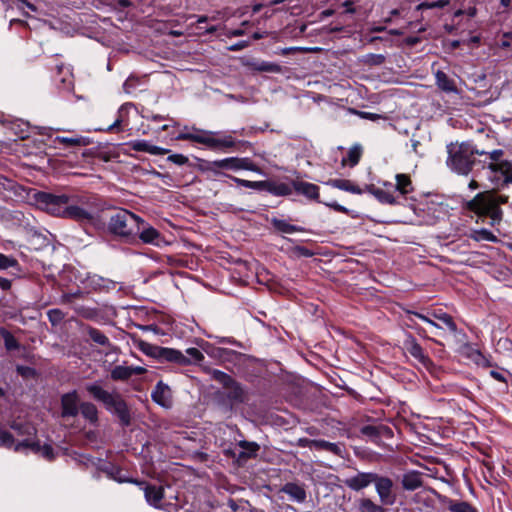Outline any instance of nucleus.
I'll return each mask as SVG.
<instances>
[{
	"label": "nucleus",
	"mask_w": 512,
	"mask_h": 512,
	"mask_svg": "<svg viewBox=\"0 0 512 512\" xmlns=\"http://www.w3.org/2000/svg\"><path fill=\"white\" fill-rule=\"evenodd\" d=\"M140 349L146 355H149V356H152V357H155V358L159 359V354H160V350H161L160 346L152 345V344H149V343H146V342H141L140 343Z\"/></svg>",
	"instance_id": "obj_47"
},
{
	"label": "nucleus",
	"mask_w": 512,
	"mask_h": 512,
	"mask_svg": "<svg viewBox=\"0 0 512 512\" xmlns=\"http://www.w3.org/2000/svg\"><path fill=\"white\" fill-rule=\"evenodd\" d=\"M431 316L434 319H437L438 321L442 322L451 333L457 332V325H456L453 317L451 315H449L448 313L442 312L441 310H439V311L432 312Z\"/></svg>",
	"instance_id": "obj_34"
},
{
	"label": "nucleus",
	"mask_w": 512,
	"mask_h": 512,
	"mask_svg": "<svg viewBox=\"0 0 512 512\" xmlns=\"http://www.w3.org/2000/svg\"><path fill=\"white\" fill-rule=\"evenodd\" d=\"M231 179L240 186L253 189L254 181L244 180L233 176H231Z\"/></svg>",
	"instance_id": "obj_59"
},
{
	"label": "nucleus",
	"mask_w": 512,
	"mask_h": 512,
	"mask_svg": "<svg viewBox=\"0 0 512 512\" xmlns=\"http://www.w3.org/2000/svg\"><path fill=\"white\" fill-rule=\"evenodd\" d=\"M186 354V357L190 360V364L200 362L204 359L203 353L199 349L194 347L188 348L186 350Z\"/></svg>",
	"instance_id": "obj_52"
},
{
	"label": "nucleus",
	"mask_w": 512,
	"mask_h": 512,
	"mask_svg": "<svg viewBox=\"0 0 512 512\" xmlns=\"http://www.w3.org/2000/svg\"><path fill=\"white\" fill-rule=\"evenodd\" d=\"M396 185H394L395 193L398 192L400 195H406L413 190L412 181L407 174L396 175Z\"/></svg>",
	"instance_id": "obj_29"
},
{
	"label": "nucleus",
	"mask_w": 512,
	"mask_h": 512,
	"mask_svg": "<svg viewBox=\"0 0 512 512\" xmlns=\"http://www.w3.org/2000/svg\"><path fill=\"white\" fill-rule=\"evenodd\" d=\"M365 191L372 194L382 204H399L394 185L390 182H384L383 187H376L374 184L366 185Z\"/></svg>",
	"instance_id": "obj_10"
},
{
	"label": "nucleus",
	"mask_w": 512,
	"mask_h": 512,
	"mask_svg": "<svg viewBox=\"0 0 512 512\" xmlns=\"http://www.w3.org/2000/svg\"><path fill=\"white\" fill-rule=\"evenodd\" d=\"M362 156V147L359 145L352 146L347 154V158H343L342 164L345 165L346 162L349 163L351 167L357 165Z\"/></svg>",
	"instance_id": "obj_39"
},
{
	"label": "nucleus",
	"mask_w": 512,
	"mask_h": 512,
	"mask_svg": "<svg viewBox=\"0 0 512 512\" xmlns=\"http://www.w3.org/2000/svg\"><path fill=\"white\" fill-rule=\"evenodd\" d=\"M503 154H504V152L501 149H496V150H493L490 153H487V155L489 156V158L491 160L490 163H500V162H502L503 160H501V158H502Z\"/></svg>",
	"instance_id": "obj_56"
},
{
	"label": "nucleus",
	"mask_w": 512,
	"mask_h": 512,
	"mask_svg": "<svg viewBox=\"0 0 512 512\" xmlns=\"http://www.w3.org/2000/svg\"><path fill=\"white\" fill-rule=\"evenodd\" d=\"M16 371L19 375L23 376V377H29L31 375H34L35 374V370L31 367H28V366H21V365H18L16 367Z\"/></svg>",
	"instance_id": "obj_57"
},
{
	"label": "nucleus",
	"mask_w": 512,
	"mask_h": 512,
	"mask_svg": "<svg viewBox=\"0 0 512 512\" xmlns=\"http://www.w3.org/2000/svg\"><path fill=\"white\" fill-rule=\"evenodd\" d=\"M49 321L53 326L58 325L65 317V314L60 309H51L47 312Z\"/></svg>",
	"instance_id": "obj_50"
},
{
	"label": "nucleus",
	"mask_w": 512,
	"mask_h": 512,
	"mask_svg": "<svg viewBox=\"0 0 512 512\" xmlns=\"http://www.w3.org/2000/svg\"><path fill=\"white\" fill-rule=\"evenodd\" d=\"M55 142L63 144L65 146H86L90 143L89 139L83 136L78 137H63L58 136L55 138Z\"/></svg>",
	"instance_id": "obj_37"
},
{
	"label": "nucleus",
	"mask_w": 512,
	"mask_h": 512,
	"mask_svg": "<svg viewBox=\"0 0 512 512\" xmlns=\"http://www.w3.org/2000/svg\"><path fill=\"white\" fill-rule=\"evenodd\" d=\"M144 220L127 209H118L108 221V231L117 238L133 242Z\"/></svg>",
	"instance_id": "obj_3"
},
{
	"label": "nucleus",
	"mask_w": 512,
	"mask_h": 512,
	"mask_svg": "<svg viewBox=\"0 0 512 512\" xmlns=\"http://www.w3.org/2000/svg\"><path fill=\"white\" fill-rule=\"evenodd\" d=\"M26 450H31L34 453H41L42 456L48 460H52L54 457L53 448L50 445L41 446L39 442L31 441L29 439L18 442L14 446L15 452H24Z\"/></svg>",
	"instance_id": "obj_11"
},
{
	"label": "nucleus",
	"mask_w": 512,
	"mask_h": 512,
	"mask_svg": "<svg viewBox=\"0 0 512 512\" xmlns=\"http://www.w3.org/2000/svg\"><path fill=\"white\" fill-rule=\"evenodd\" d=\"M61 408L63 417H76L79 413V397L77 392L66 393L61 397Z\"/></svg>",
	"instance_id": "obj_14"
},
{
	"label": "nucleus",
	"mask_w": 512,
	"mask_h": 512,
	"mask_svg": "<svg viewBox=\"0 0 512 512\" xmlns=\"http://www.w3.org/2000/svg\"><path fill=\"white\" fill-rule=\"evenodd\" d=\"M359 512H385L382 504H377L370 498H361L358 500Z\"/></svg>",
	"instance_id": "obj_33"
},
{
	"label": "nucleus",
	"mask_w": 512,
	"mask_h": 512,
	"mask_svg": "<svg viewBox=\"0 0 512 512\" xmlns=\"http://www.w3.org/2000/svg\"><path fill=\"white\" fill-rule=\"evenodd\" d=\"M471 238L474 239L475 241H497V237L487 229L473 231V233L471 234Z\"/></svg>",
	"instance_id": "obj_43"
},
{
	"label": "nucleus",
	"mask_w": 512,
	"mask_h": 512,
	"mask_svg": "<svg viewBox=\"0 0 512 512\" xmlns=\"http://www.w3.org/2000/svg\"><path fill=\"white\" fill-rule=\"evenodd\" d=\"M17 265V260L0 253V269H8Z\"/></svg>",
	"instance_id": "obj_54"
},
{
	"label": "nucleus",
	"mask_w": 512,
	"mask_h": 512,
	"mask_svg": "<svg viewBox=\"0 0 512 512\" xmlns=\"http://www.w3.org/2000/svg\"><path fill=\"white\" fill-rule=\"evenodd\" d=\"M159 359L180 365L190 364V360L181 351L167 347H161Z\"/></svg>",
	"instance_id": "obj_19"
},
{
	"label": "nucleus",
	"mask_w": 512,
	"mask_h": 512,
	"mask_svg": "<svg viewBox=\"0 0 512 512\" xmlns=\"http://www.w3.org/2000/svg\"><path fill=\"white\" fill-rule=\"evenodd\" d=\"M373 484L382 505L392 506L395 504L397 500L396 487L390 477L376 473Z\"/></svg>",
	"instance_id": "obj_7"
},
{
	"label": "nucleus",
	"mask_w": 512,
	"mask_h": 512,
	"mask_svg": "<svg viewBox=\"0 0 512 512\" xmlns=\"http://www.w3.org/2000/svg\"><path fill=\"white\" fill-rule=\"evenodd\" d=\"M119 481L122 482L123 480L120 479ZM126 481L136 484L143 489L145 499L150 506L156 509L162 508V501L164 499V488L162 486L152 485L137 479H128Z\"/></svg>",
	"instance_id": "obj_8"
},
{
	"label": "nucleus",
	"mask_w": 512,
	"mask_h": 512,
	"mask_svg": "<svg viewBox=\"0 0 512 512\" xmlns=\"http://www.w3.org/2000/svg\"><path fill=\"white\" fill-rule=\"evenodd\" d=\"M80 412L82 416L90 421L91 423H95L98 420V410L97 407L91 402H83L80 404Z\"/></svg>",
	"instance_id": "obj_35"
},
{
	"label": "nucleus",
	"mask_w": 512,
	"mask_h": 512,
	"mask_svg": "<svg viewBox=\"0 0 512 512\" xmlns=\"http://www.w3.org/2000/svg\"><path fill=\"white\" fill-rule=\"evenodd\" d=\"M471 359L474 363L480 367H491L492 364L488 358H486L480 351L475 350L471 354Z\"/></svg>",
	"instance_id": "obj_48"
},
{
	"label": "nucleus",
	"mask_w": 512,
	"mask_h": 512,
	"mask_svg": "<svg viewBox=\"0 0 512 512\" xmlns=\"http://www.w3.org/2000/svg\"><path fill=\"white\" fill-rule=\"evenodd\" d=\"M268 192L274 196H288L292 193V187L283 182L269 181Z\"/></svg>",
	"instance_id": "obj_32"
},
{
	"label": "nucleus",
	"mask_w": 512,
	"mask_h": 512,
	"mask_svg": "<svg viewBox=\"0 0 512 512\" xmlns=\"http://www.w3.org/2000/svg\"><path fill=\"white\" fill-rule=\"evenodd\" d=\"M224 395L227 398L229 405L243 403L245 401V391L242 386L234 379L225 388Z\"/></svg>",
	"instance_id": "obj_17"
},
{
	"label": "nucleus",
	"mask_w": 512,
	"mask_h": 512,
	"mask_svg": "<svg viewBox=\"0 0 512 512\" xmlns=\"http://www.w3.org/2000/svg\"><path fill=\"white\" fill-rule=\"evenodd\" d=\"M317 439H308V438H300L298 440V445L301 447H314V442H316Z\"/></svg>",
	"instance_id": "obj_61"
},
{
	"label": "nucleus",
	"mask_w": 512,
	"mask_h": 512,
	"mask_svg": "<svg viewBox=\"0 0 512 512\" xmlns=\"http://www.w3.org/2000/svg\"><path fill=\"white\" fill-rule=\"evenodd\" d=\"M130 367V371H131V376L133 375H142L144 373H146V368L144 367H141V366H129Z\"/></svg>",
	"instance_id": "obj_62"
},
{
	"label": "nucleus",
	"mask_w": 512,
	"mask_h": 512,
	"mask_svg": "<svg viewBox=\"0 0 512 512\" xmlns=\"http://www.w3.org/2000/svg\"><path fill=\"white\" fill-rule=\"evenodd\" d=\"M237 157H229L221 160H215L211 162H207L205 170L211 171L214 174H220L219 169H227L237 171Z\"/></svg>",
	"instance_id": "obj_21"
},
{
	"label": "nucleus",
	"mask_w": 512,
	"mask_h": 512,
	"mask_svg": "<svg viewBox=\"0 0 512 512\" xmlns=\"http://www.w3.org/2000/svg\"><path fill=\"white\" fill-rule=\"evenodd\" d=\"M110 377L114 381H125L129 379L131 376V371L129 366L117 365L115 366L110 373Z\"/></svg>",
	"instance_id": "obj_40"
},
{
	"label": "nucleus",
	"mask_w": 512,
	"mask_h": 512,
	"mask_svg": "<svg viewBox=\"0 0 512 512\" xmlns=\"http://www.w3.org/2000/svg\"><path fill=\"white\" fill-rule=\"evenodd\" d=\"M375 475V472H358L354 476L346 478L344 484L353 491H360L373 484Z\"/></svg>",
	"instance_id": "obj_12"
},
{
	"label": "nucleus",
	"mask_w": 512,
	"mask_h": 512,
	"mask_svg": "<svg viewBox=\"0 0 512 512\" xmlns=\"http://www.w3.org/2000/svg\"><path fill=\"white\" fill-rule=\"evenodd\" d=\"M248 46H249V42L248 41H240V42H237V43L233 44L228 49L230 51H239V50H242V49H244V48H246Z\"/></svg>",
	"instance_id": "obj_60"
},
{
	"label": "nucleus",
	"mask_w": 512,
	"mask_h": 512,
	"mask_svg": "<svg viewBox=\"0 0 512 512\" xmlns=\"http://www.w3.org/2000/svg\"><path fill=\"white\" fill-rule=\"evenodd\" d=\"M10 427L21 436H33L36 434V429L29 423L13 422Z\"/></svg>",
	"instance_id": "obj_41"
},
{
	"label": "nucleus",
	"mask_w": 512,
	"mask_h": 512,
	"mask_svg": "<svg viewBox=\"0 0 512 512\" xmlns=\"http://www.w3.org/2000/svg\"><path fill=\"white\" fill-rule=\"evenodd\" d=\"M215 132L197 131L196 133H180L177 137L179 140H189L199 144H203L211 149H222L234 147L235 139L231 135L216 137Z\"/></svg>",
	"instance_id": "obj_6"
},
{
	"label": "nucleus",
	"mask_w": 512,
	"mask_h": 512,
	"mask_svg": "<svg viewBox=\"0 0 512 512\" xmlns=\"http://www.w3.org/2000/svg\"><path fill=\"white\" fill-rule=\"evenodd\" d=\"M243 65L253 72L281 73L282 67L274 62L257 59L243 60Z\"/></svg>",
	"instance_id": "obj_16"
},
{
	"label": "nucleus",
	"mask_w": 512,
	"mask_h": 512,
	"mask_svg": "<svg viewBox=\"0 0 512 512\" xmlns=\"http://www.w3.org/2000/svg\"><path fill=\"white\" fill-rule=\"evenodd\" d=\"M437 86L445 92H456L457 88L455 82L448 77L443 71H437L436 73Z\"/></svg>",
	"instance_id": "obj_31"
},
{
	"label": "nucleus",
	"mask_w": 512,
	"mask_h": 512,
	"mask_svg": "<svg viewBox=\"0 0 512 512\" xmlns=\"http://www.w3.org/2000/svg\"><path fill=\"white\" fill-rule=\"evenodd\" d=\"M507 202L508 196L497 195L494 191L489 190L480 192L471 200L466 201L463 208L479 217H488L490 219L489 224L494 226L502 221L503 210L501 205Z\"/></svg>",
	"instance_id": "obj_2"
},
{
	"label": "nucleus",
	"mask_w": 512,
	"mask_h": 512,
	"mask_svg": "<svg viewBox=\"0 0 512 512\" xmlns=\"http://www.w3.org/2000/svg\"><path fill=\"white\" fill-rule=\"evenodd\" d=\"M239 446L243 449L237 457L238 462H245L248 459L255 458L260 447L256 442L240 441Z\"/></svg>",
	"instance_id": "obj_25"
},
{
	"label": "nucleus",
	"mask_w": 512,
	"mask_h": 512,
	"mask_svg": "<svg viewBox=\"0 0 512 512\" xmlns=\"http://www.w3.org/2000/svg\"><path fill=\"white\" fill-rule=\"evenodd\" d=\"M271 223L275 229H277L278 231L283 232V233L291 234L294 232L303 231V229L301 227L289 224L286 221L281 220V219L273 218L271 220Z\"/></svg>",
	"instance_id": "obj_38"
},
{
	"label": "nucleus",
	"mask_w": 512,
	"mask_h": 512,
	"mask_svg": "<svg viewBox=\"0 0 512 512\" xmlns=\"http://www.w3.org/2000/svg\"><path fill=\"white\" fill-rule=\"evenodd\" d=\"M282 492L287 494L292 500L302 503L306 499V491L305 489L295 483H286L283 488Z\"/></svg>",
	"instance_id": "obj_26"
},
{
	"label": "nucleus",
	"mask_w": 512,
	"mask_h": 512,
	"mask_svg": "<svg viewBox=\"0 0 512 512\" xmlns=\"http://www.w3.org/2000/svg\"><path fill=\"white\" fill-rule=\"evenodd\" d=\"M1 335L4 338L5 348L7 350L10 351V350H15V349L19 348V343H18L17 339L9 331H7L6 329H2Z\"/></svg>",
	"instance_id": "obj_46"
},
{
	"label": "nucleus",
	"mask_w": 512,
	"mask_h": 512,
	"mask_svg": "<svg viewBox=\"0 0 512 512\" xmlns=\"http://www.w3.org/2000/svg\"><path fill=\"white\" fill-rule=\"evenodd\" d=\"M314 448L316 450H324L329 453H332L336 456H339L340 458H344L346 449L344 444L341 443H331L326 440L317 439L316 442H314Z\"/></svg>",
	"instance_id": "obj_23"
},
{
	"label": "nucleus",
	"mask_w": 512,
	"mask_h": 512,
	"mask_svg": "<svg viewBox=\"0 0 512 512\" xmlns=\"http://www.w3.org/2000/svg\"><path fill=\"white\" fill-rule=\"evenodd\" d=\"M327 184L334 188L351 192L353 194H362L364 192V190L359 188L352 181L346 179H331L327 182Z\"/></svg>",
	"instance_id": "obj_28"
},
{
	"label": "nucleus",
	"mask_w": 512,
	"mask_h": 512,
	"mask_svg": "<svg viewBox=\"0 0 512 512\" xmlns=\"http://www.w3.org/2000/svg\"><path fill=\"white\" fill-rule=\"evenodd\" d=\"M490 375H491V377H493L495 380H497L499 382H506V378L501 372H498L496 370H491Z\"/></svg>",
	"instance_id": "obj_63"
},
{
	"label": "nucleus",
	"mask_w": 512,
	"mask_h": 512,
	"mask_svg": "<svg viewBox=\"0 0 512 512\" xmlns=\"http://www.w3.org/2000/svg\"><path fill=\"white\" fill-rule=\"evenodd\" d=\"M238 170H248L256 173H262V170L250 158L237 157Z\"/></svg>",
	"instance_id": "obj_44"
},
{
	"label": "nucleus",
	"mask_w": 512,
	"mask_h": 512,
	"mask_svg": "<svg viewBox=\"0 0 512 512\" xmlns=\"http://www.w3.org/2000/svg\"><path fill=\"white\" fill-rule=\"evenodd\" d=\"M168 161L181 166L188 163L189 159L183 154H172L168 156Z\"/></svg>",
	"instance_id": "obj_55"
},
{
	"label": "nucleus",
	"mask_w": 512,
	"mask_h": 512,
	"mask_svg": "<svg viewBox=\"0 0 512 512\" xmlns=\"http://www.w3.org/2000/svg\"><path fill=\"white\" fill-rule=\"evenodd\" d=\"M440 499V501L447 506L451 512H478L477 509L466 501L452 500L446 496L438 494L435 490H432Z\"/></svg>",
	"instance_id": "obj_18"
},
{
	"label": "nucleus",
	"mask_w": 512,
	"mask_h": 512,
	"mask_svg": "<svg viewBox=\"0 0 512 512\" xmlns=\"http://www.w3.org/2000/svg\"><path fill=\"white\" fill-rule=\"evenodd\" d=\"M211 374L212 378L215 381L219 382L223 386V388H225L233 380V378L230 375L220 370H213Z\"/></svg>",
	"instance_id": "obj_49"
},
{
	"label": "nucleus",
	"mask_w": 512,
	"mask_h": 512,
	"mask_svg": "<svg viewBox=\"0 0 512 512\" xmlns=\"http://www.w3.org/2000/svg\"><path fill=\"white\" fill-rule=\"evenodd\" d=\"M152 400L164 408L172 406V391L170 387L159 381L151 393Z\"/></svg>",
	"instance_id": "obj_15"
},
{
	"label": "nucleus",
	"mask_w": 512,
	"mask_h": 512,
	"mask_svg": "<svg viewBox=\"0 0 512 512\" xmlns=\"http://www.w3.org/2000/svg\"><path fill=\"white\" fill-rule=\"evenodd\" d=\"M447 165L458 174L467 175L472 170L475 160L472 159V145L470 143L447 145Z\"/></svg>",
	"instance_id": "obj_5"
},
{
	"label": "nucleus",
	"mask_w": 512,
	"mask_h": 512,
	"mask_svg": "<svg viewBox=\"0 0 512 512\" xmlns=\"http://www.w3.org/2000/svg\"><path fill=\"white\" fill-rule=\"evenodd\" d=\"M34 200L41 209L53 216L71 219L81 224L95 222L96 207L93 198L87 194L37 192Z\"/></svg>",
	"instance_id": "obj_1"
},
{
	"label": "nucleus",
	"mask_w": 512,
	"mask_h": 512,
	"mask_svg": "<svg viewBox=\"0 0 512 512\" xmlns=\"http://www.w3.org/2000/svg\"><path fill=\"white\" fill-rule=\"evenodd\" d=\"M129 146L134 151L146 152L151 155H166L169 150L150 144L146 140H134L129 143Z\"/></svg>",
	"instance_id": "obj_20"
},
{
	"label": "nucleus",
	"mask_w": 512,
	"mask_h": 512,
	"mask_svg": "<svg viewBox=\"0 0 512 512\" xmlns=\"http://www.w3.org/2000/svg\"><path fill=\"white\" fill-rule=\"evenodd\" d=\"M86 391L97 401L103 403L106 410L115 414L120 422L127 426L130 424L131 416L125 400L117 392H108L98 383L87 384Z\"/></svg>",
	"instance_id": "obj_4"
},
{
	"label": "nucleus",
	"mask_w": 512,
	"mask_h": 512,
	"mask_svg": "<svg viewBox=\"0 0 512 512\" xmlns=\"http://www.w3.org/2000/svg\"><path fill=\"white\" fill-rule=\"evenodd\" d=\"M293 189L297 193L302 194L309 199H318L319 197V187L313 183L304 181H293L292 190Z\"/></svg>",
	"instance_id": "obj_22"
},
{
	"label": "nucleus",
	"mask_w": 512,
	"mask_h": 512,
	"mask_svg": "<svg viewBox=\"0 0 512 512\" xmlns=\"http://www.w3.org/2000/svg\"><path fill=\"white\" fill-rule=\"evenodd\" d=\"M364 62L368 65H382L385 62V57L381 54H368L365 56Z\"/></svg>",
	"instance_id": "obj_53"
},
{
	"label": "nucleus",
	"mask_w": 512,
	"mask_h": 512,
	"mask_svg": "<svg viewBox=\"0 0 512 512\" xmlns=\"http://www.w3.org/2000/svg\"><path fill=\"white\" fill-rule=\"evenodd\" d=\"M449 4L448 0H438L435 2H423L417 6V10L444 8Z\"/></svg>",
	"instance_id": "obj_51"
},
{
	"label": "nucleus",
	"mask_w": 512,
	"mask_h": 512,
	"mask_svg": "<svg viewBox=\"0 0 512 512\" xmlns=\"http://www.w3.org/2000/svg\"><path fill=\"white\" fill-rule=\"evenodd\" d=\"M401 483L404 490H416L423 485L421 473L418 471H409L403 474Z\"/></svg>",
	"instance_id": "obj_24"
},
{
	"label": "nucleus",
	"mask_w": 512,
	"mask_h": 512,
	"mask_svg": "<svg viewBox=\"0 0 512 512\" xmlns=\"http://www.w3.org/2000/svg\"><path fill=\"white\" fill-rule=\"evenodd\" d=\"M137 237L141 240L142 243L157 247H160L162 243H164L162 234L157 229L147 224L145 221L144 224L140 226Z\"/></svg>",
	"instance_id": "obj_13"
},
{
	"label": "nucleus",
	"mask_w": 512,
	"mask_h": 512,
	"mask_svg": "<svg viewBox=\"0 0 512 512\" xmlns=\"http://www.w3.org/2000/svg\"><path fill=\"white\" fill-rule=\"evenodd\" d=\"M387 430L388 428L383 425H366L362 427L361 432L363 435L376 438L382 435Z\"/></svg>",
	"instance_id": "obj_42"
},
{
	"label": "nucleus",
	"mask_w": 512,
	"mask_h": 512,
	"mask_svg": "<svg viewBox=\"0 0 512 512\" xmlns=\"http://www.w3.org/2000/svg\"><path fill=\"white\" fill-rule=\"evenodd\" d=\"M407 314H408V320L410 321V323H408L407 325L411 328H414L416 329L417 333L420 335V336H423L425 337V330L421 327H418L416 326L414 323H413V320L412 318L410 317L411 315L423 320L424 322L436 327V328H441V326L436 323L435 321H433L431 318H429L428 316L422 314V313H419V312H414V311H407Z\"/></svg>",
	"instance_id": "obj_30"
},
{
	"label": "nucleus",
	"mask_w": 512,
	"mask_h": 512,
	"mask_svg": "<svg viewBox=\"0 0 512 512\" xmlns=\"http://www.w3.org/2000/svg\"><path fill=\"white\" fill-rule=\"evenodd\" d=\"M86 332L89 335L90 339L95 342L96 344H99L101 346H109L110 341L108 337L102 333L99 329L87 326Z\"/></svg>",
	"instance_id": "obj_36"
},
{
	"label": "nucleus",
	"mask_w": 512,
	"mask_h": 512,
	"mask_svg": "<svg viewBox=\"0 0 512 512\" xmlns=\"http://www.w3.org/2000/svg\"><path fill=\"white\" fill-rule=\"evenodd\" d=\"M403 345L405 350L423 367H425L427 370L432 369L434 366L433 361L425 353L424 349L420 346L415 337H413L411 334H408L403 342Z\"/></svg>",
	"instance_id": "obj_9"
},
{
	"label": "nucleus",
	"mask_w": 512,
	"mask_h": 512,
	"mask_svg": "<svg viewBox=\"0 0 512 512\" xmlns=\"http://www.w3.org/2000/svg\"><path fill=\"white\" fill-rule=\"evenodd\" d=\"M488 168L492 172H500L504 176L505 183H512V162L489 163Z\"/></svg>",
	"instance_id": "obj_27"
},
{
	"label": "nucleus",
	"mask_w": 512,
	"mask_h": 512,
	"mask_svg": "<svg viewBox=\"0 0 512 512\" xmlns=\"http://www.w3.org/2000/svg\"><path fill=\"white\" fill-rule=\"evenodd\" d=\"M0 288L2 290L10 289L11 288V281L6 279V278L0 277Z\"/></svg>",
	"instance_id": "obj_64"
},
{
	"label": "nucleus",
	"mask_w": 512,
	"mask_h": 512,
	"mask_svg": "<svg viewBox=\"0 0 512 512\" xmlns=\"http://www.w3.org/2000/svg\"><path fill=\"white\" fill-rule=\"evenodd\" d=\"M16 444L17 443H15L13 435L10 432L0 428V447H5L8 449L12 448L14 450V446Z\"/></svg>",
	"instance_id": "obj_45"
},
{
	"label": "nucleus",
	"mask_w": 512,
	"mask_h": 512,
	"mask_svg": "<svg viewBox=\"0 0 512 512\" xmlns=\"http://www.w3.org/2000/svg\"><path fill=\"white\" fill-rule=\"evenodd\" d=\"M268 186H269V180L253 182V189H255V190L268 192Z\"/></svg>",
	"instance_id": "obj_58"
}]
</instances>
